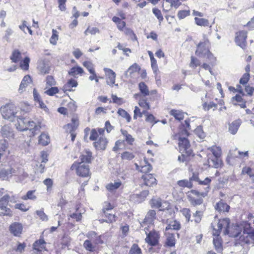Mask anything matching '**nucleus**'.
I'll return each instance as SVG.
<instances>
[{"label": "nucleus", "instance_id": "nucleus-1", "mask_svg": "<svg viewBox=\"0 0 254 254\" xmlns=\"http://www.w3.org/2000/svg\"><path fill=\"white\" fill-rule=\"evenodd\" d=\"M20 106V110L14 104L7 103L1 106L0 111L3 119L12 122H16L15 127L18 130H27L31 123L27 115L30 110V105L27 102H23Z\"/></svg>", "mask_w": 254, "mask_h": 254}, {"label": "nucleus", "instance_id": "nucleus-2", "mask_svg": "<svg viewBox=\"0 0 254 254\" xmlns=\"http://www.w3.org/2000/svg\"><path fill=\"white\" fill-rule=\"evenodd\" d=\"M230 224V220L228 218L220 219L216 223H212L214 231L213 235V244L217 252L220 253L222 251V241L219 237L221 230H223L224 235L229 234L228 228Z\"/></svg>", "mask_w": 254, "mask_h": 254}, {"label": "nucleus", "instance_id": "nucleus-3", "mask_svg": "<svg viewBox=\"0 0 254 254\" xmlns=\"http://www.w3.org/2000/svg\"><path fill=\"white\" fill-rule=\"evenodd\" d=\"M209 42L207 39L204 38V41L199 43L195 51V54L200 58H206V61L213 64L216 58L209 50Z\"/></svg>", "mask_w": 254, "mask_h": 254}, {"label": "nucleus", "instance_id": "nucleus-4", "mask_svg": "<svg viewBox=\"0 0 254 254\" xmlns=\"http://www.w3.org/2000/svg\"><path fill=\"white\" fill-rule=\"evenodd\" d=\"M17 197L14 196H10L8 194L4 195L0 199V215H9L10 209L7 207L9 200L11 202L16 201Z\"/></svg>", "mask_w": 254, "mask_h": 254}, {"label": "nucleus", "instance_id": "nucleus-5", "mask_svg": "<svg viewBox=\"0 0 254 254\" xmlns=\"http://www.w3.org/2000/svg\"><path fill=\"white\" fill-rule=\"evenodd\" d=\"M206 195V192H198L195 190H191L187 193V196L189 201L193 205L201 204L203 202V197Z\"/></svg>", "mask_w": 254, "mask_h": 254}, {"label": "nucleus", "instance_id": "nucleus-6", "mask_svg": "<svg viewBox=\"0 0 254 254\" xmlns=\"http://www.w3.org/2000/svg\"><path fill=\"white\" fill-rule=\"evenodd\" d=\"M12 175L18 176L19 177L22 175L24 179L27 177V174L24 173L21 169L15 170L9 167H7L6 168H1L0 169V178L2 180H6Z\"/></svg>", "mask_w": 254, "mask_h": 254}, {"label": "nucleus", "instance_id": "nucleus-7", "mask_svg": "<svg viewBox=\"0 0 254 254\" xmlns=\"http://www.w3.org/2000/svg\"><path fill=\"white\" fill-rule=\"evenodd\" d=\"M71 170H75L77 175L87 177L89 174V166L81 163L74 162L71 166Z\"/></svg>", "mask_w": 254, "mask_h": 254}, {"label": "nucleus", "instance_id": "nucleus-8", "mask_svg": "<svg viewBox=\"0 0 254 254\" xmlns=\"http://www.w3.org/2000/svg\"><path fill=\"white\" fill-rule=\"evenodd\" d=\"M146 230H147V229L145 228L144 231L146 234L147 235V237L145 238L146 242L152 246L157 245L159 239V235L158 233L154 231H151L148 233H147Z\"/></svg>", "mask_w": 254, "mask_h": 254}, {"label": "nucleus", "instance_id": "nucleus-9", "mask_svg": "<svg viewBox=\"0 0 254 254\" xmlns=\"http://www.w3.org/2000/svg\"><path fill=\"white\" fill-rule=\"evenodd\" d=\"M247 32L242 31L237 32L236 33V37L235 38V42L237 43V45L241 47L242 49H245L247 45Z\"/></svg>", "mask_w": 254, "mask_h": 254}, {"label": "nucleus", "instance_id": "nucleus-10", "mask_svg": "<svg viewBox=\"0 0 254 254\" xmlns=\"http://www.w3.org/2000/svg\"><path fill=\"white\" fill-rule=\"evenodd\" d=\"M37 68L39 74L44 75L49 73L50 70V64L48 61H39L37 63Z\"/></svg>", "mask_w": 254, "mask_h": 254}, {"label": "nucleus", "instance_id": "nucleus-11", "mask_svg": "<svg viewBox=\"0 0 254 254\" xmlns=\"http://www.w3.org/2000/svg\"><path fill=\"white\" fill-rule=\"evenodd\" d=\"M135 165L136 170L143 173H147L152 170L151 165L148 163L146 159L141 161L139 165L136 163L135 164Z\"/></svg>", "mask_w": 254, "mask_h": 254}, {"label": "nucleus", "instance_id": "nucleus-12", "mask_svg": "<svg viewBox=\"0 0 254 254\" xmlns=\"http://www.w3.org/2000/svg\"><path fill=\"white\" fill-rule=\"evenodd\" d=\"M240 239L247 244L254 243V232H248L244 230L243 234L240 237Z\"/></svg>", "mask_w": 254, "mask_h": 254}, {"label": "nucleus", "instance_id": "nucleus-13", "mask_svg": "<svg viewBox=\"0 0 254 254\" xmlns=\"http://www.w3.org/2000/svg\"><path fill=\"white\" fill-rule=\"evenodd\" d=\"M88 240L98 244H103V241L101 240V236L98 235L95 231H89L86 234Z\"/></svg>", "mask_w": 254, "mask_h": 254}, {"label": "nucleus", "instance_id": "nucleus-14", "mask_svg": "<svg viewBox=\"0 0 254 254\" xmlns=\"http://www.w3.org/2000/svg\"><path fill=\"white\" fill-rule=\"evenodd\" d=\"M107 77V83L112 86L115 82L116 73L112 69L108 68L104 69Z\"/></svg>", "mask_w": 254, "mask_h": 254}, {"label": "nucleus", "instance_id": "nucleus-15", "mask_svg": "<svg viewBox=\"0 0 254 254\" xmlns=\"http://www.w3.org/2000/svg\"><path fill=\"white\" fill-rule=\"evenodd\" d=\"M33 96L35 102V105H38L39 108L46 110L47 109L46 106L43 102L41 96L35 89L33 91Z\"/></svg>", "mask_w": 254, "mask_h": 254}, {"label": "nucleus", "instance_id": "nucleus-16", "mask_svg": "<svg viewBox=\"0 0 254 254\" xmlns=\"http://www.w3.org/2000/svg\"><path fill=\"white\" fill-rule=\"evenodd\" d=\"M9 231L15 236H19L22 231V226L21 224L14 222L9 226Z\"/></svg>", "mask_w": 254, "mask_h": 254}, {"label": "nucleus", "instance_id": "nucleus-17", "mask_svg": "<svg viewBox=\"0 0 254 254\" xmlns=\"http://www.w3.org/2000/svg\"><path fill=\"white\" fill-rule=\"evenodd\" d=\"M32 81L31 78L29 75H25L22 79L19 85L18 92L22 93L25 91L26 87Z\"/></svg>", "mask_w": 254, "mask_h": 254}, {"label": "nucleus", "instance_id": "nucleus-18", "mask_svg": "<svg viewBox=\"0 0 254 254\" xmlns=\"http://www.w3.org/2000/svg\"><path fill=\"white\" fill-rule=\"evenodd\" d=\"M144 184L147 186H153L157 184L156 179L152 174H146L142 176Z\"/></svg>", "mask_w": 254, "mask_h": 254}, {"label": "nucleus", "instance_id": "nucleus-19", "mask_svg": "<svg viewBox=\"0 0 254 254\" xmlns=\"http://www.w3.org/2000/svg\"><path fill=\"white\" fill-rule=\"evenodd\" d=\"M108 143L107 139L104 136H100L98 141L94 143V146L97 149L104 150Z\"/></svg>", "mask_w": 254, "mask_h": 254}, {"label": "nucleus", "instance_id": "nucleus-20", "mask_svg": "<svg viewBox=\"0 0 254 254\" xmlns=\"http://www.w3.org/2000/svg\"><path fill=\"white\" fill-rule=\"evenodd\" d=\"M78 125V120L76 118H73L71 120V123L65 126L64 128L66 132H71L74 131L77 128Z\"/></svg>", "mask_w": 254, "mask_h": 254}, {"label": "nucleus", "instance_id": "nucleus-21", "mask_svg": "<svg viewBox=\"0 0 254 254\" xmlns=\"http://www.w3.org/2000/svg\"><path fill=\"white\" fill-rule=\"evenodd\" d=\"M210 166L215 168H218L221 167L222 165V161L220 157H213L208 160Z\"/></svg>", "mask_w": 254, "mask_h": 254}, {"label": "nucleus", "instance_id": "nucleus-22", "mask_svg": "<svg viewBox=\"0 0 254 254\" xmlns=\"http://www.w3.org/2000/svg\"><path fill=\"white\" fill-rule=\"evenodd\" d=\"M50 142L49 135L45 132L42 133L38 137V144L42 146H46Z\"/></svg>", "mask_w": 254, "mask_h": 254}, {"label": "nucleus", "instance_id": "nucleus-23", "mask_svg": "<svg viewBox=\"0 0 254 254\" xmlns=\"http://www.w3.org/2000/svg\"><path fill=\"white\" fill-rule=\"evenodd\" d=\"M151 202L152 205L154 207L159 208L160 210H164L167 207V206H166L167 205L166 202H162L160 198L152 199Z\"/></svg>", "mask_w": 254, "mask_h": 254}, {"label": "nucleus", "instance_id": "nucleus-24", "mask_svg": "<svg viewBox=\"0 0 254 254\" xmlns=\"http://www.w3.org/2000/svg\"><path fill=\"white\" fill-rule=\"evenodd\" d=\"M241 124V121L240 120L234 121L229 125V131L233 134H236Z\"/></svg>", "mask_w": 254, "mask_h": 254}, {"label": "nucleus", "instance_id": "nucleus-25", "mask_svg": "<svg viewBox=\"0 0 254 254\" xmlns=\"http://www.w3.org/2000/svg\"><path fill=\"white\" fill-rule=\"evenodd\" d=\"M1 134L3 137L9 138L13 136V133L11 128L8 125L2 127L1 129Z\"/></svg>", "mask_w": 254, "mask_h": 254}, {"label": "nucleus", "instance_id": "nucleus-26", "mask_svg": "<svg viewBox=\"0 0 254 254\" xmlns=\"http://www.w3.org/2000/svg\"><path fill=\"white\" fill-rule=\"evenodd\" d=\"M97 243H94L93 242L90 241L86 240L83 243V247L85 250L90 252H93L96 250Z\"/></svg>", "mask_w": 254, "mask_h": 254}, {"label": "nucleus", "instance_id": "nucleus-27", "mask_svg": "<svg viewBox=\"0 0 254 254\" xmlns=\"http://www.w3.org/2000/svg\"><path fill=\"white\" fill-rule=\"evenodd\" d=\"M21 58V53L17 49L14 50L10 57V59L12 62L14 63L20 62Z\"/></svg>", "mask_w": 254, "mask_h": 254}, {"label": "nucleus", "instance_id": "nucleus-28", "mask_svg": "<svg viewBox=\"0 0 254 254\" xmlns=\"http://www.w3.org/2000/svg\"><path fill=\"white\" fill-rule=\"evenodd\" d=\"M149 194L148 190H144L142 191L140 194H133L130 196V199L132 200L140 202L142 198L146 197Z\"/></svg>", "mask_w": 254, "mask_h": 254}, {"label": "nucleus", "instance_id": "nucleus-29", "mask_svg": "<svg viewBox=\"0 0 254 254\" xmlns=\"http://www.w3.org/2000/svg\"><path fill=\"white\" fill-rule=\"evenodd\" d=\"M45 242L43 239H40L33 244V253L35 251H41L45 248Z\"/></svg>", "mask_w": 254, "mask_h": 254}, {"label": "nucleus", "instance_id": "nucleus-30", "mask_svg": "<svg viewBox=\"0 0 254 254\" xmlns=\"http://www.w3.org/2000/svg\"><path fill=\"white\" fill-rule=\"evenodd\" d=\"M77 85L78 83L76 80L71 79L68 80L66 83L64 85L63 89L64 91H70L71 90L72 87H75L77 86Z\"/></svg>", "mask_w": 254, "mask_h": 254}, {"label": "nucleus", "instance_id": "nucleus-31", "mask_svg": "<svg viewBox=\"0 0 254 254\" xmlns=\"http://www.w3.org/2000/svg\"><path fill=\"white\" fill-rule=\"evenodd\" d=\"M156 217V212L155 210H150L147 213L145 218L144 222L148 224H152Z\"/></svg>", "mask_w": 254, "mask_h": 254}, {"label": "nucleus", "instance_id": "nucleus-32", "mask_svg": "<svg viewBox=\"0 0 254 254\" xmlns=\"http://www.w3.org/2000/svg\"><path fill=\"white\" fill-rule=\"evenodd\" d=\"M170 115L173 116L176 120L178 121L183 120L184 118L185 113L180 110H171L170 111Z\"/></svg>", "mask_w": 254, "mask_h": 254}, {"label": "nucleus", "instance_id": "nucleus-33", "mask_svg": "<svg viewBox=\"0 0 254 254\" xmlns=\"http://www.w3.org/2000/svg\"><path fill=\"white\" fill-rule=\"evenodd\" d=\"M239 158L238 150L237 148L232 149L230 151L228 155L227 160L230 164H232L233 160Z\"/></svg>", "mask_w": 254, "mask_h": 254}, {"label": "nucleus", "instance_id": "nucleus-34", "mask_svg": "<svg viewBox=\"0 0 254 254\" xmlns=\"http://www.w3.org/2000/svg\"><path fill=\"white\" fill-rule=\"evenodd\" d=\"M181 229V224L177 220L171 221L169 222L168 226L166 227V230L172 229L174 230H179Z\"/></svg>", "mask_w": 254, "mask_h": 254}, {"label": "nucleus", "instance_id": "nucleus-35", "mask_svg": "<svg viewBox=\"0 0 254 254\" xmlns=\"http://www.w3.org/2000/svg\"><path fill=\"white\" fill-rule=\"evenodd\" d=\"M229 208L230 206L222 201L218 202L215 206V209L219 212L228 211Z\"/></svg>", "mask_w": 254, "mask_h": 254}, {"label": "nucleus", "instance_id": "nucleus-36", "mask_svg": "<svg viewBox=\"0 0 254 254\" xmlns=\"http://www.w3.org/2000/svg\"><path fill=\"white\" fill-rule=\"evenodd\" d=\"M179 141V146L182 149L186 150L190 147V142L186 137H180Z\"/></svg>", "mask_w": 254, "mask_h": 254}, {"label": "nucleus", "instance_id": "nucleus-37", "mask_svg": "<svg viewBox=\"0 0 254 254\" xmlns=\"http://www.w3.org/2000/svg\"><path fill=\"white\" fill-rule=\"evenodd\" d=\"M122 185V182L120 181H118L114 183H111L106 185V189L110 191H113L120 187Z\"/></svg>", "mask_w": 254, "mask_h": 254}, {"label": "nucleus", "instance_id": "nucleus-38", "mask_svg": "<svg viewBox=\"0 0 254 254\" xmlns=\"http://www.w3.org/2000/svg\"><path fill=\"white\" fill-rule=\"evenodd\" d=\"M166 245L169 247H173L175 245L174 235L170 233H166Z\"/></svg>", "mask_w": 254, "mask_h": 254}, {"label": "nucleus", "instance_id": "nucleus-39", "mask_svg": "<svg viewBox=\"0 0 254 254\" xmlns=\"http://www.w3.org/2000/svg\"><path fill=\"white\" fill-rule=\"evenodd\" d=\"M83 69L82 67L80 66H74L70 69L68 73L70 75L75 77L77 75H81L83 73Z\"/></svg>", "mask_w": 254, "mask_h": 254}, {"label": "nucleus", "instance_id": "nucleus-40", "mask_svg": "<svg viewBox=\"0 0 254 254\" xmlns=\"http://www.w3.org/2000/svg\"><path fill=\"white\" fill-rule=\"evenodd\" d=\"M30 61V58L25 57L23 60H20L19 67L23 70H27L29 68V64Z\"/></svg>", "mask_w": 254, "mask_h": 254}, {"label": "nucleus", "instance_id": "nucleus-41", "mask_svg": "<svg viewBox=\"0 0 254 254\" xmlns=\"http://www.w3.org/2000/svg\"><path fill=\"white\" fill-rule=\"evenodd\" d=\"M212 153L213 157H220L222 155V150L219 146H213L208 148Z\"/></svg>", "mask_w": 254, "mask_h": 254}, {"label": "nucleus", "instance_id": "nucleus-42", "mask_svg": "<svg viewBox=\"0 0 254 254\" xmlns=\"http://www.w3.org/2000/svg\"><path fill=\"white\" fill-rule=\"evenodd\" d=\"M45 164L37 161L35 163L34 170L36 174H41L44 172Z\"/></svg>", "mask_w": 254, "mask_h": 254}, {"label": "nucleus", "instance_id": "nucleus-43", "mask_svg": "<svg viewBox=\"0 0 254 254\" xmlns=\"http://www.w3.org/2000/svg\"><path fill=\"white\" fill-rule=\"evenodd\" d=\"M139 69L140 67L138 64H134L128 68L126 72V76L130 75L134 73L138 72Z\"/></svg>", "mask_w": 254, "mask_h": 254}, {"label": "nucleus", "instance_id": "nucleus-44", "mask_svg": "<svg viewBox=\"0 0 254 254\" xmlns=\"http://www.w3.org/2000/svg\"><path fill=\"white\" fill-rule=\"evenodd\" d=\"M138 87L141 94L145 96L149 94V91L147 85L143 82L139 83Z\"/></svg>", "mask_w": 254, "mask_h": 254}, {"label": "nucleus", "instance_id": "nucleus-45", "mask_svg": "<svg viewBox=\"0 0 254 254\" xmlns=\"http://www.w3.org/2000/svg\"><path fill=\"white\" fill-rule=\"evenodd\" d=\"M92 156V153L89 151H86L85 154H82L80 156V159L81 160V163L83 164L84 162L89 163L90 162L91 158Z\"/></svg>", "mask_w": 254, "mask_h": 254}, {"label": "nucleus", "instance_id": "nucleus-46", "mask_svg": "<svg viewBox=\"0 0 254 254\" xmlns=\"http://www.w3.org/2000/svg\"><path fill=\"white\" fill-rule=\"evenodd\" d=\"M194 21L196 24L201 26H207L209 25V21L207 19L203 18H194Z\"/></svg>", "mask_w": 254, "mask_h": 254}, {"label": "nucleus", "instance_id": "nucleus-47", "mask_svg": "<svg viewBox=\"0 0 254 254\" xmlns=\"http://www.w3.org/2000/svg\"><path fill=\"white\" fill-rule=\"evenodd\" d=\"M203 215V212L201 211H196L193 214V219L191 221H194L196 224H198L200 222L202 217Z\"/></svg>", "mask_w": 254, "mask_h": 254}, {"label": "nucleus", "instance_id": "nucleus-48", "mask_svg": "<svg viewBox=\"0 0 254 254\" xmlns=\"http://www.w3.org/2000/svg\"><path fill=\"white\" fill-rule=\"evenodd\" d=\"M126 22L123 21H121L117 24L118 29L120 31H124L126 34L131 33L132 31L129 29L126 28Z\"/></svg>", "mask_w": 254, "mask_h": 254}, {"label": "nucleus", "instance_id": "nucleus-49", "mask_svg": "<svg viewBox=\"0 0 254 254\" xmlns=\"http://www.w3.org/2000/svg\"><path fill=\"white\" fill-rule=\"evenodd\" d=\"M59 35L58 32L55 30L53 29L52 30V35L50 39V42L53 45H55L57 44V41L58 40Z\"/></svg>", "mask_w": 254, "mask_h": 254}, {"label": "nucleus", "instance_id": "nucleus-50", "mask_svg": "<svg viewBox=\"0 0 254 254\" xmlns=\"http://www.w3.org/2000/svg\"><path fill=\"white\" fill-rule=\"evenodd\" d=\"M104 214L105 217L107 218V219L105 220V222L112 223L116 221V216L114 213H109V212L105 211V213Z\"/></svg>", "mask_w": 254, "mask_h": 254}, {"label": "nucleus", "instance_id": "nucleus-51", "mask_svg": "<svg viewBox=\"0 0 254 254\" xmlns=\"http://www.w3.org/2000/svg\"><path fill=\"white\" fill-rule=\"evenodd\" d=\"M178 185L182 187L191 188L192 187V183L190 180H182L178 182Z\"/></svg>", "mask_w": 254, "mask_h": 254}, {"label": "nucleus", "instance_id": "nucleus-52", "mask_svg": "<svg viewBox=\"0 0 254 254\" xmlns=\"http://www.w3.org/2000/svg\"><path fill=\"white\" fill-rule=\"evenodd\" d=\"M121 131L122 134L125 137L126 141L129 144H132L134 140L132 136L128 134L127 130L121 129Z\"/></svg>", "mask_w": 254, "mask_h": 254}, {"label": "nucleus", "instance_id": "nucleus-53", "mask_svg": "<svg viewBox=\"0 0 254 254\" xmlns=\"http://www.w3.org/2000/svg\"><path fill=\"white\" fill-rule=\"evenodd\" d=\"M118 114L123 118H125L127 122H129L130 121L131 117L130 115L125 110L123 109H119L118 111Z\"/></svg>", "mask_w": 254, "mask_h": 254}, {"label": "nucleus", "instance_id": "nucleus-54", "mask_svg": "<svg viewBox=\"0 0 254 254\" xmlns=\"http://www.w3.org/2000/svg\"><path fill=\"white\" fill-rule=\"evenodd\" d=\"M243 174H247L250 177H254V169H252L249 167H244L242 171Z\"/></svg>", "mask_w": 254, "mask_h": 254}, {"label": "nucleus", "instance_id": "nucleus-55", "mask_svg": "<svg viewBox=\"0 0 254 254\" xmlns=\"http://www.w3.org/2000/svg\"><path fill=\"white\" fill-rule=\"evenodd\" d=\"M181 213L182 215L185 217L186 221L187 222H189L190 220V211L188 208H184L182 210H181Z\"/></svg>", "mask_w": 254, "mask_h": 254}, {"label": "nucleus", "instance_id": "nucleus-56", "mask_svg": "<svg viewBox=\"0 0 254 254\" xmlns=\"http://www.w3.org/2000/svg\"><path fill=\"white\" fill-rule=\"evenodd\" d=\"M100 30L97 27H88V28L85 31L84 34L85 35H87L88 33L91 35H95L96 33H99Z\"/></svg>", "mask_w": 254, "mask_h": 254}, {"label": "nucleus", "instance_id": "nucleus-57", "mask_svg": "<svg viewBox=\"0 0 254 254\" xmlns=\"http://www.w3.org/2000/svg\"><path fill=\"white\" fill-rule=\"evenodd\" d=\"M141 250L137 244H134L129 251V254H141Z\"/></svg>", "mask_w": 254, "mask_h": 254}, {"label": "nucleus", "instance_id": "nucleus-58", "mask_svg": "<svg viewBox=\"0 0 254 254\" xmlns=\"http://www.w3.org/2000/svg\"><path fill=\"white\" fill-rule=\"evenodd\" d=\"M200 65V62L198 59L193 57H191V61L190 64V67L195 68Z\"/></svg>", "mask_w": 254, "mask_h": 254}, {"label": "nucleus", "instance_id": "nucleus-59", "mask_svg": "<svg viewBox=\"0 0 254 254\" xmlns=\"http://www.w3.org/2000/svg\"><path fill=\"white\" fill-rule=\"evenodd\" d=\"M45 126L42 124L41 122H39L37 125H35L34 127L33 128V136L35 134H37V132L40 131L41 128L44 127Z\"/></svg>", "mask_w": 254, "mask_h": 254}, {"label": "nucleus", "instance_id": "nucleus-60", "mask_svg": "<svg viewBox=\"0 0 254 254\" xmlns=\"http://www.w3.org/2000/svg\"><path fill=\"white\" fill-rule=\"evenodd\" d=\"M139 105L144 109L149 110L150 109V105L147 102L146 100L144 99H141L139 100Z\"/></svg>", "mask_w": 254, "mask_h": 254}, {"label": "nucleus", "instance_id": "nucleus-61", "mask_svg": "<svg viewBox=\"0 0 254 254\" xmlns=\"http://www.w3.org/2000/svg\"><path fill=\"white\" fill-rule=\"evenodd\" d=\"M83 65L85 67L90 73H94V68L93 64L90 62L86 61L83 63Z\"/></svg>", "mask_w": 254, "mask_h": 254}, {"label": "nucleus", "instance_id": "nucleus-62", "mask_svg": "<svg viewBox=\"0 0 254 254\" xmlns=\"http://www.w3.org/2000/svg\"><path fill=\"white\" fill-rule=\"evenodd\" d=\"M153 13L159 20V22H161L163 20V17L162 15L161 11L156 8L153 9Z\"/></svg>", "mask_w": 254, "mask_h": 254}, {"label": "nucleus", "instance_id": "nucleus-63", "mask_svg": "<svg viewBox=\"0 0 254 254\" xmlns=\"http://www.w3.org/2000/svg\"><path fill=\"white\" fill-rule=\"evenodd\" d=\"M190 15V10H180L178 12L177 16L180 19H183Z\"/></svg>", "mask_w": 254, "mask_h": 254}, {"label": "nucleus", "instance_id": "nucleus-64", "mask_svg": "<svg viewBox=\"0 0 254 254\" xmlns=\"http://www.w3.org/2000/svg\"><path fill=\"white\" fill-rule=\"evenodd\" d=\"M195 133L200 138H203L205 137V134L201 127H197L194 130Z\"/></svg>", "mask_w": 254, "mask_h": 254}]
</instances>
